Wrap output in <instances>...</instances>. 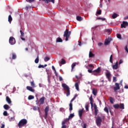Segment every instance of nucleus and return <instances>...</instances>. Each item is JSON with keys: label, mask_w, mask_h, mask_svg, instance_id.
<instances>
[{"label": "nucleus", "mask_w": 128, "mask_h": 128, "mask_svg": "<svg viewBox=\"0 0 128 128\" xmlns=\"http://www.w3.org/2000/svg\"><path fill=\"white\" fill-rule=\"evenodd\" d=\"M26 124H28V120L25 118L22 119L18 122V126L19 128H22V126H24Z\"/></svg>", "instance_id": "f257e3e1"}, {"label": "nucleus", "mask_w": 128, "mask_h": 128, "mask_svg": "<svg viewBox=\"0 0 128 128\" xmlns=\"http://www.w3.org/2000/svg\"><path fill=\"white\" fill-rule=\"evenodd\" d=\"M70 32H68V29H66V30L64 32V36L66 38V42H68V38H70Z\"/></svg>", "instance_id": "f03ea898"}, {"label": "nucleus", "mask_w": 128, "mask_h": 128, "mask_svg": "<svg viewBox=\"0 0 128 128\" xmlns=\"http://www.w3.org/2000/svg\"><path fill=\"white\" fill-rule=\"evenodd\" d=\"M113 108L116 110L120 108L121 110H124V104L122 103H120V104H116L113 105Z\"/></svg>", "instance_id": "7ed1b4c3"}, {"label": "nucleus", "mask_w": 128, "mask_h": 128, "mask_svg": "<svg viewBox=\"0 0 128 128\" xmlns=\"http://www.w3.org/2000/svg\"><path fill=\"white\" fill-rule=\"evenodd\" d=\"M77 97H78V94H76L74 97L70 100V104H69V106H70L69 110L70 111V112H72V102H74V100H76V98Z\"/></svg>", "instance_id": "20e7f679"}, {"label": "nucleus", "mask_w": 128, "mask_h": 128, "mask_svg": "<svg viewBox=\"0 0 128 128\" xmlns=\"http://www.w3.org/2000/svg\"><path fill=\"white\" fill-rule=\"evenodd\" d=\"M50 110V107L48 106H46L44 109L45 116H44V118L46 120L48 118V112Z\"/></svg>", "instance_id": "39448f33"}, {"label": "nucleus", "mask_w": 128, "mask_h": 128, "mask_svg": "<svg viewBox=\"0 0 128 128\" xmlns=\"http://www.w3.org/2000/svg\"><path fill=\"white\" fill-rule=\"evenodd\" d=\"M102 118L100 116H98L96 118V124L98 126H100L102 124Z\"/></svg>", "instance_id": "423d86ee"}, {"label": "nucleus", "mask_w": 128, "mask_h": 128, "mask_svg": "<svg viewBox=\"0 0 128 128\" xmlns=\"http://www.w3.org/2000/svg\"><path fill=\"white\" fill-rule=\"evenodd\" d=\"M9 44L12 46H14V44H16V38L12 36H10L9 39Z\"/></svg>", "instance_id": "0eeeda50"}, {"label": "nucleus", "mask_w": 128, "mask_h": 128, "mask_svg": "<svg viewBox=\"0 0 128 128\" xmlns=\"http://www.w3.org/2000/svg\"><path fill=\"white\" fill-rule=\"evenodd\" d=\"M115 86H116L114 88V92H118V90L120 89V84L118 83H116Z\"/></svg>", "instance_id": "6e6552de"}, {"label": "nucleus", "mask_w": 128, "mask_h": 128, "mask_svg": "<svg viewBox=\"0 0 128 128\" xmlns=\"http://www.w3.org/2000/svg\"><path fill=\"white\" fill-rule=\"evenodd\" d=\"M128 26V22H127L126 21H124L122 22V24H121V28H126V26Z\"/></svg>", "instance_id": "1a4fd4ad"}, {"label": "nucleus", "mask_w": 128, "mask_h": 128, "mask_svg": "<svg viewBox=\"0 0 128 128\" xmlns=\"http://www.w3.org/2000/svg\"><path fill=\"white\" fill-rule=\"evenodd\" d=\"M94 115L98 116V106H96V104H94Z\"/></svg>", "instance_id": "9d476101"}, {"label": "nucleus", "mask_w": 128, "mask_h": 128, "mask_svg": "<svg viewBox=\"0 0 128 128\" xmlns=\"http://www.w3.org/2000/svg\"><path fill=\"white\" fill-rule=\"evenodd\" d=\"M112 42V38H108L105 40L104 44L105 46H108Z\"/></svg>", "instance_id": "9b49d317"}, {"label": "nucleus", "mask_w": 128, "mask_h": 128, "mask_svg": "<svg viewBox=\"0 0 128 128\" xmlns=\"http://www.w3.org/2000/svg\"><path fill=\"white\" fill-rule=\"evenodd\" d=\"M26 90H30V92H34V89L32 88V87L30 86H27L26 87Z\"/></svg>", "instance_id": "f8f14e48"}, {"label": "nucleus", "mask_w": 128, "mask_h": 128, "mask_svg": "<svg viewBox=\"0 0 128 128\" xmlns=\"http://www.w3.org/2000/svg\"><path fill=\"white\" fill-rule=\"evenodd\" d=\"M112 68L113 70H118V62H116L115 64L112 65Z\"/></svg>", "instance_id": "ddd939ff"}, {"label": "nucleus", "mask_w": 128, "mask_h": 128, "mask_svg": "<svg viewBox=\"0 0 128 128\" xmlns=\"http://www.w3.org/2000/svg\"><path fill=\"white\" fill-rule=\"evenodd\" d=\"M106 76L108 79V82H110L112 80H110V72H108L106 74Z\"/></svg>", "instance_id": "4468645a"}, {"label": "nucleus", "mask_w": 128, "mask_h": 128, "mask_svg": "<svg viewBox=\"0 0 128 128\" xmlns=\"http://www.w3.org/2000/svg\"><path fill=\"white\" fill-rule=\"evenodd\" d=\"M89 100H90V104H91V108H92V106L94 105V100L92 99V95H91L90 96L89 98Z\"/></svg>", "instance_id": "2eb2a0df"}, {"label": "nucleus", "mask_w": 128, "mask_h": 128, "mask_svg": "<svg viewBox=\"0 0 128 128\" xmlns=\"http://www.w3.org/2000/svg\"><path fill=\"white\" fill-rule=\"evenodd\" d=\"M62 86L64 88V90H70V87H68V86L66 84H62Z\"/></svg>", "instance_id": "dca6fc26"}, {"label": "nucleus", "mask_w": 128, "mask_h": 128, "mask_svg": "<svg viewBox=\"0 0 128 128\" xmlns=\"http://www.w3.org/2000/svg\"><path fill=\"white\" fill-rule=\"evenodd\" d=\"M6 101L8 104H12V100H10V98L8 97V96H6Z\"/></svg>", "instance_id": "f3484780"}, {"label": "nucleus", "mask_w": 128, "mask_h": 128, "mask_svg": "<svg viewBox=\"0 0 128 128\" xmlns=\"http://www.w3.org/2000/svg\"><path fill=\"white\" fill-rule=\"evenodd\" d=\"M20 32L21 34V36H20L21 40H26V39L24 38H22V36H24V32H22V30H20Z\"/></svg>", "instance_id": "a211bd4d"}, {"label": "nucleus", "mask_w": 128, "mask_h": 128, "mask_svg": "<svg viewBox=\"0 0 128 128\" xmlns=\"http://www.w3.org/2000/svg\"><path fill=\"white\" fill-rule=\"evenodd\" d=\"M40 104H44V97H42L40 99Z\"/></svg>", "instance_id": "6ab92c4d"}, {"label": "nucleus", "mask_w": 128, "mask_h": 128, "mask_svg": "<svg viewBox=\"0 0 128 128\" xmlns=\"http://www.w3.org/2000/svg\"><path fill=\"white\" fill-rule=\"evenodd\" d=\"M83 112H84V108H82V110H79L78 116H79L80 118H82V116Z\"/></svg>", "instance_id": "aec40b11"}, {"label": "nucleus", "mask_w": 128, "mask_h": 128, "mask_svg": "<svg viewBox=\"0 0 128 128\" xmlns=\"http://www.w3.org/2000/svg\"><path fill=\"white\" fill-rule=\"evenodd\" d=\"M12 15H9L8 17V22L10 24H12Z\"/></svg>", "instance_id": "412c9836"}, {"label": "nucleus", "mask_w": 128, "mask_h": 128, "mask_svg": "<svg viewBox=\"0 0 128 128\" xmlns=\"http://www.w3.org/2000/svg\"><path fill=\"white\" fill-rule=\"evenodd\" d=\"M92 92L94 96H96V94H98V90L96 88H93Z\"/></svg>", "instance_id": "4be33fe9"}, {"label": "nucleus", "mask_w": 128, "mask_h": 128, "mask_svg": "<svg viewBox=\"0 0 128 128\" xmlns=\"http://www.w3.org/2000/svg\"><path fill=\"white\" fill-rule=\"evenodd\" d=\"M48 2H52V4H54V0H46V4H48Z\"/></svg>", "instance_id": "5701e85b"}, {"label": "nucleus", "mask_w": 128, "mask_h": 128, "mask_svg": "<svg viewBox=\"0 0 128 128\" xmlns=\"http://www.w3.org/2000/svg\"><path fill=\"white\" fill-rule=\"evenodd\" d=\"M33 110H38L39 112H40V110L39 107H36V106H34L33 107Z\"/></svg>", "instance_id": "b1692460"}, {"label": "nucleus", "mask_w": 128, "mask_h": 128, "mask_svg": "<svg viewBox=\"0 0 128 128\" xmlns=\"http://www.w3.org/2000/svg\"><path fill=\"white\" fill-rule=\"evenodd\" d=\"M30 86H32V88H36V84H34V81L32 80V82H30Z\"/></svg>", "instance_id": "393cba45"}, {"label": "nucleus", "mask_w": 128, "mask_h": 128, "mask_svg": "<svg viewBox=\"0 0 128 128\" xmlns=\"http://www.w3.org/2000/svg\"><path fill=\"white\" fill-rule=\"evenodd\" d=\"M76 20L78 22H82V18L80 16H76Z\"/></svg>", "instance_id": "a878e982"}, {"label": "nucleus", "mask_w": 128, "mask_h": 128, "mask_svg": "<svg viewBox=\"0 0 128 128\" xmlns=\"http://www.w3.org/2000/svg\"><path fill=\"white\" fill-rule=\"evenodd\" d=\"M110 104H113L114 102V99L112 97L110 96Z\"/></svg>", "instance_id": "bb28decb"}, {"label": "nucleus", "mask_w": 128, "mask_h": 128, "mask_svg": "<svg viewBox=\"0 0 128 128\" xmlns=\"http://www.w3.org/2000/svg\"><path fill=\"white\" fill-rule=\"evenodd\" d=\"M16 53L12 54V60H16Z\"/></svg>", "instance_id": "cd10ccee"}, {"label": "nucleus", "mask_w": 128, "mask_h": 128, "mask_svg": "<svg viewBox=\"0 0 128 128\" xmlns=\"http://www.w3.org/2000/svg\"><path fill=\"white\" fill-rule=\"evenodd\" d=\"M74 86H75V88H76V90H80V88H79V86H78V82H76Z\"/></svg>", "instance_id": "c85d7f7f"}, {"label": "nucleus", "mask_w": 128, "mask_h": 128, "mask_svg": "<svg viewBox=\"0 0 128 128\" xmlns=\"http://www.w3.org/2000/svg\"><path fill=\"white\" fill-rule=\"evenodd\" d=\"M94 72H97V74L100 72V68H98L96 70H94Z\"/></svg>", "instance_id": "c756f323"}, {"label": "nucleus", "mask_w": 128, "mask_h": 128, "mask_svg": "<svg viewBox=\"0 0 128 128\" xmlns=\"http://www.w3.org/2000/svg\"><path fill=\"white\" fill-rule=\"evenodd\" d=\"M94 54H92V52L90 51L89 52V58H94Z\"/></svg>", "instance_id": "7c9ffc66"}, {"label": "nucleus", "mask_w": 128, "mask_h": 128, "mask_svg": "<svg viewBox=\"0 0 128 128\" xmlns=\"http://www.w3.org/2000/svg\"><path fill=\"white\" fill-rule=\"evenodd\" d=\"M10 108V106L8 104H4V110H9Z\"/></svg>", "instance_id": "2f4dec72"}, {"label": "nucleus", "mask_w": 128, "mask_h": 128, "mask_svg": "<svg viewBox=\"0 0 128 128\" xmlns=\"http://www.w3.org/2000/svg\"><path fill=\"white\" fill-rule=\"evenodd\" d=\"M118 14L116 13H114L112 15V18H118Z\"/></svg>", "instance_id": "473e14b6"}, {"label": "nucleus", "mask_w": 128, "mask_h": 128, "mask_svg": "<svg viewBox=\"0 0 128 128\" xmlns=\"http://www.w3.org/2000/svg\"><path fill=\"white\" fill-rule=\"evenodd\" d=\"M46 66H48V64H45L44 66V65H42V64H40L38 66V68H46Z\"/></svg>", "instance_id": "72a5a7b5"}, {"label": "nucleus", "mask_w": 128, "mask_h": 128, "mask_svg": "<svg viewBox=\"0 0 128 128\" xmlns=\"http://www.w3.org/2000/svg\"><path fill=\"white\" fill-rule=\"evenodd\" d=\"M98 14H102V10H100L96 12V16H98Z\"/></svg>", "instance_id": "f704fd0d"}, {"label": "nucleus", "mask_w": 128, "mask_h": 128, "mask_svg": "<svg viewBox=\"0 0 128 128\" xmlns=\"http://www.w3.org/2000/svg\"><path fill=\"white\" fill-rule=\"evenodd\" d=\"M57 42H62V40L60 38H58L56 39Z\"/></svg>", "instance_id": "c9c22d12"}, {"label": "nucleus", "mask_w": 128, "mask_h": 128, "mask_svg": "<svg viewBox=\"0 0 128 128\" xmlns=\"http://www.w3.org/2000/svg\"><path fill=\"white\" fill-rule=\"evenodd\" d=\"M40 60L38 59V55L37 58L34 60L35 64H38Z\"/></svg>", "instance_id": "e433bc0d"}, {"label": "nucleus", "mask_w": 128, "mask_h": 128, "mask_svg": "<svg viewBox=\"0 0 128 128\" xmlns=\"http://www.w3.org/2000/svg\"><path fill=\"white\" fill-rule=\"evenodd\" d=\"M34 96L30 95L28 97V100H34Z\"/></svg>", "instance_id": "4c0bfd02"}, {"label": "nucleus", "mask_w": 128, "mask_h": 128, "mask_svg": "<svg viewBox=\"0 0 128 128\" xmlns=\"http://www.w3.org/2000/svg\"><path fill=\"white\" fill-rule=\"evenodd\" d=\"M104 111L105 112H106L108 114V107H105L104 108Z\"/></svg>", "instance_id": "58836bf2"}, {"label": "nucleus", "mask_w": 128, "mask_h": 128, "mask_svg": "<svg viewBox=\"0 0 128 128\" xmlns=\"http://www.w3.org/2000/svg\"><path fill=\"white\" fill-rule=\"evenodd\" d=\"M70 89H68V90H66V96H70Z\"/></svg>", "instance_id": "ea45409f"}, {"label": "nucleus", "mask_w": 128, "mask_h": 128, "mask_svg": "<svg viewBox=\"0 0 128 128\" xmlns=\"http://www.w3.org/2000/svg\"><path fill=\"white\" fill-rule=\"evenodd\" d=\"M76 63H73L72 64V70H74V66H76Z\"/></svg>", "instance_id": "a19ab883"}, {"label": "nucleus", "mask_w": 128, "mask_h": 128, "mask_svg": "<svg viewBox=\"0 0 128 128\" xmlns=\"http://www.w3.org/2000/svg\"><path fill=\"white\" fill-rule=\"evenodd\" d=\"M60 64H66V60L62 59Z\"/></svg>", "instance_id": "79ce46f5"}, {"label": "nucleus", "mask_w": 128, "mask_h": 128, "mask_svg": "<svg viewBox=\"0 0 128 128\" xmlns=\"http://www.w3.org/2000/svg\"><path fill=\"white\" fill-rule=\"evenodd\" d=\"M44 62H48V60H50V58L46 56L45 58L44 59Z\"/></svg>", "instance_id": "37998d69"}, {"label": "nucleus", "mask_w": 128, "mask_h": 128, "mask_svg": "<svg viewBox=\"0 0 128 128\" xmlns=\"http://www.w3.org/2000/svg\"><path fill=\"white\" fill-rule=\"evenodd\" d=\"M74 114H70V115L69 116L68 118H69L70 120V118H74Z\"/></svg>", "instance_id": "c03bdc74"}, {"label": "nucleus", "mask_w": 128, "mask_h": 128, "mask_svg": "<svg viewBox=\"0 0 128 128\" xmlns=\"http://www.w3.org/2000/svg\"><path fill=\"white\" fill-rule=\"evenodd\" d=\"M105 32H108V34H110V29H106Z\"/></svg>", "instance_id": "a18cd8bd"}, {"label": "nucleus", "mask_w": 128, "mask_h": 128, "mask_svg": "<svg viewBox=\"0 0 128 128\" xmlns=\"http://www.w3.org/2000/svg\"><path fill=\"white\" fill-rule=\"evenodd\" d=\"M110 62L111 64H112V55L110 56Z\"/></svg>", "instance_id": "49530a36"}, {"label": "nucleus", "mask_w": 128, "mask_h": 128, "mask_svg": "<svg viewBox=\"0 0 128 128\" xmlns=\"http://www.w3.org/2000/svg\"><path fill=\"white\" fill-rule=\"evenodd\" d=\"M85 108L87 112H88V104H86L85 106Z\"/></svg>", "instance_id": "de8ad7c7"}, {"label": "nucleus", "mask_w": 128, "mask_h": 128, "mask_svg": "<svg viewBox=\"0 0 128 128\" xmlns=\"http://www.w3.org/2000/svg\"><path fill=\"white\" fill-rule=\"evenodd\" d=\"M4 116H8V112L6 111H4V113H3Z\"/></svg>", "instance_id": "09e8293b"}, {"label": "nucleus", "mask_w": 128, "mask_h": 128, "mask_svg": "<svg viewBox=\"0 0 128 128\" xmlns=\"http://www.w3.org/2000/svg\"><path fill=\"white\" fill-rule=\"evenodd\" d=\"M124 50H126V52H128V46H126L124 47Z\"/></svg>", "instance_id": "8fccbe9b"}, {"label": "nucleus", "mask_w": 128, "mask_h": 128, "mask_svg": "<svg viewBox=\"0 0 128 128\" xmlns=\"http://www.w3.org/2000/svg\"><path fill=\"white\" fill-rule=\"evenodd\" d=\"M117 38H122V35L120 34H117Z\"/></svg>", "instance_id": "3c124183"}, {"label": "nucleus", "mask_w": 128, "mask_h": 128, "mask_svg": "<svg viewBox=\"0 0 128 128\" xmlns=\"http://www.w3.org/2000/svg\"><path fill=\"white\" fill-rule=\"evenodd\" d=\"M26 2H34V0H26Z\"/></svg>", "instance_id": "603ef678"}, {"label": "nucleus", "mask_w": 128, "mask_h": 128, "mask_svg": "<svg viewBox=\"0 0 128 128\" xmlns=\"http://www.w3.org/2000/svg\"><path fill=\"white\" fill-rule=\"evenodd\" d=\"M113 82H116V77H113Z\"/></svg>", "instance_id": "864d4df0"}, {"label": "nucleus", "mask_w": 128, "mask_h": 128, "mask_svg": "<svg viewBox=\"0 0 128 128\" xmlns=\"http://www.w3.org/2000/svg\"><path fill=\"white\" fill-rule=\"evenodd\" d=\"M88 66L90 68H94V65H92V64H90L88 65Z\"/></svg>", "instance_id": "5fc2aeb1"}, {"label": "nucleus", "mask_w": 128, "mask_h": 128, "mask_svg": "<svg viewBox=\"0 0 128 128\" xmlns=\"http://www.w3.org/2000/svg\"><path fill=\"white\" fill-rule=\"evenodd\" d=\"M70 119L69 118H66V119L64 120L66 122H69L70 121Z\"/></svg>", "instance_id": "6e6d98bb"}, {"label": "nucleus", "mask_w": 128, "mask_h": 128, "mask_svg": "<svg viewBox=\"0 0 128 128\" xmlns=\"http://www.w3.org/2000/svg\"><path fill=\"white\" fill-rule=\"evenodd\" d=\"M104 44L102 42H99L98 43V46H102Z\"/></svg>", "instance_id": "4d7b16f0"}, {"label": "nucleus", "mask_w": 128, "mask_h": 128, "mask_svg": "<svg viewBox=\"0 0 128 128\" xmlns=\"http://www.w3.org/2000/svg\"><path fill=\"white\" fill-rule=\"evenodd\" d=\"M122 62H124V61H122V60H120L119 61V64H122Z\"/></svg>", "instance_id": "13d9d810"}, {"label": "nucleus", "mask_w": 128, "mask_h": 128, "mask_svg": "<svg viewBox=\"0 0 128 128\" xmlns=\"http://www.w3.org/2000/svg\"><path fill=\"white\" fill-rule=\"evenodd\" d=\"M12 120H14V117H11L10 122H12Z\"/></svg>", "instance_id": "bf43d9fd"}, {"label": "nucleus", "mask_w": 128, "mask_h": 128, "mask_svg": "<svg viewBox=\"0 0 128 128\" xmlns=\"http://www.w3.org/2000/svg\"><path fill=\"white\" fill-rule=\"evenodd\" d=\"M66 122H65L64 120L63 122H62V126H65L64 124H66Z\"/></svg>", "instance_id": "052dcab7"}, {"label": "nucleus", "mask_w": 128, "mask_h": 128, "mask_svg": "<svg viewBox=\"0 0 128 128\" xmlns=\"http://www.w3.org/2000/svg\"><path fill=\"white\" fill-rule=\"evenodd\" d=\"M59 80L60 82H62V76H59Z\"/></svg>", "instance_id": "680f3d73"}, {"label": "nucleus", "mask_w": 128, "mask_h": 128, "mask_svg": "<svg viewBox=\"0 0 128 128\" xmlns=\"http://www.w3.org/2000/svg\"><path fill=\"white\" fill-rule=\"evenodd\" d=\"M88 72H89L90 74H92V70H88Z\"/></svg>", "instance_id": "e2e57ef3"}, {"label": "nucleus", "mask_w": 128, "mask_h": 128, "mask_svg": "<svg viewBox=\"0 0 128 128\" xmlns=\"http://www.w3.org/2000/svg\"><path fill=\"white\" fill-rule=\"evenodd\" d=\"M5 125L4 124H2V126L0 127V128H4Z\"/></svg>", "instance_id": "0e129e2a"}, {"label": "nucleus", "mask_w": 128, "mask_h": 128, "mask_svg": "<svg viewBox=\"0 0 128 128\" xmlns=\"http://www.w3.org/2000/svg\"><path fill=\"white\" fill-rule=\"evenodd\" d=\"M83 128H86V124H84V127Z\"/></svg>", "instance_id": "69168bd1"}, {"label": "nucleus", "mask_w": 128, "mask_h": 128, "mask_svg": "<svg viewBox=\"0 0 128 128\" xmlns=\"http://www.w3.org/2000/svg\"><path fill=\"white\" fill-rule=\"evenodd\" d=\"M62 128H66V126L62 125Z\"/></svg>", "instance_id": "338daca9"}, {"label": "nucleus", "mask_w": 128, "mask_h": 128, "mask_svg": "<svg viewBox=\"0 0 128 128\" xmlns=\"http://www.w3.org/2000/svg\"><path fill=\"white\" fill-rule=\"evenodd\" d=\"M124 88H126V89H128V85H126V86H124Z\"/></svg>", "instance_id": "774afa93"}]
</instances>
